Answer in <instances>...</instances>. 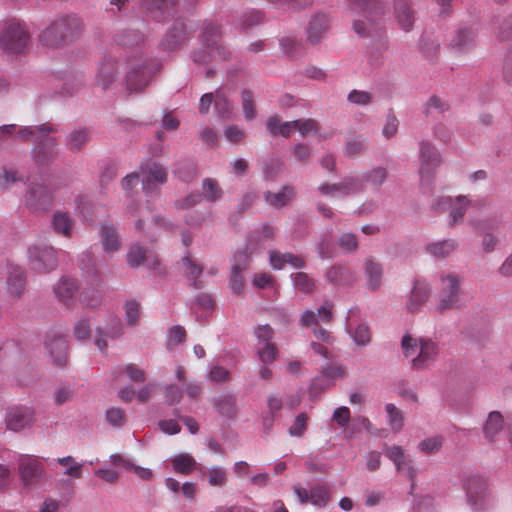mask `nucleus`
Here are the masks:
<instances>
[{
	"instance_id": "c756f323",
	"label": "nucleus",
	"mask_w": 512,
	"mask_h": 512,
	"mask_svg": "<svg viewBox=\"0 0 512 512\" xmlns=\"http://www.w3.org/2000/svg\"><path fill=\"white\" fill-rule=\"evenodd\" d=\"M458 244L453 239H447L435 243L428 244L426 251L435 258L448 257L453 251L456 250Z\"/></svg>"
},
{
	"instance_id": "774afa93",
	"label": "nucleus",
	"mask_w": 512,
	"mask_h": 512,
	"mask_svg": "<svg viewBox=\"0 0 512 512\" xmlns=\"http://www.w3.org/2000/svg\"><path fill=\"white\" fill-rule=\"evenodd\" d=\"M250 263V257L246 251H238L234 255L232 270L243 272Z\"/></svg>"
},
{
	"instance_id": "13d9d810",
	"label": "nucleus",
	"mask_w": 512,
	"mask_h": 512,
	"mask_svg": "<svg viewBox=\"0 0 512 512\" xmlns=\"http://www.w3.org/2000/svg\"><path fill=\"white\" fill-rule=\"evenodd\" d=\"M208 483L211 486H223L227 482L226 471L222 467H213L208 470Z\"/></svg>"
},
{
	"instance_id": "aec40b11",
	"label": "nucleus",
	"mask_w": 512,
	"mask_h": 512,
	"mask_svg": "<svg viewBox=\"0 0 512 512\" xmlns=\"http://www.w3.org/2000/svg\"><path fill=\"white\" fill-rule=\"evenodd\" d=\"M54 363L59 366H64L67 363V341L62 336L49 337L45 343Z\"/></svg>"
},
{
	"instance_id": "f3484780",
	"label": "nucleus",
	"mask_w": 512,
	"mask_h": 512,
	"mask_svg": "<svg viewBox=\"0 0 512 512\" xmlns=\"http://www.w3.org/2000/svg\"><path fill=\"white\" fill-rule=\"evenodd\" d=\"M99 234L101 238V244L105 252L112 253L120 249L121 241L118 230L114 225L103 223L100 226Z\"/></svg>"
},
{
	"instance_id": "338daca9",
	"label": "nucleus",
	"mask_w": 512,
	"mask_h": 512,
	"mask_svg": "<svg viewBox=\"0 0 512 512\" xmlns=\"http://www.w3.org/2000/svg\"><path fill=\"white\" fill-rule=\"evenodd\" d=\"M354 341L358 345H366L371 340L370 329L366 324H359L353 333Z\"/></svg>"
},
{
	"instance_id": "a19ab883",
	"label": "nucleus",
	"mask_w": 512,
	"mask_h": 512,
	"mask_svg": "<svg viewBox=\"0 0 512 512\" xmlns=\"http://www.w3.org/2000/svg\"><path fill=\"white\" fill-rule=\"evenodd\" d=\"M281 46L284 53L292 57L301 55L305 50V46L294 35L284 37L281 40Z\"/></svg>"
},
{
	"instance_id": "6e6d98bb",
	"label": "nucleus",
	"mask_w": 512,
	"mask_h": 512,
	"mask_svg": "<svg viewBox=\"0 0 512 512\" xmlns=\"http://www.w3.org/2000/svg\"><path fill=\"white\" fill-rule=\"evenodd\" d=\"M385 409L389 417V424L391 428L395 432L399 431L403 426V417L401 412L394 404L391 403L387 404Z\"/></svg>"
},
{
	"instance_id": "3c124183",
	"label": "nucleus",
	"mask_w": 512,
	"mask_h": 512,
	"mask_svg": "<svg viewBox=\"0 0 512 512\" xmlns=\"http://www.w3.org/2000/svg\"><path fill=\"white\" fill-rule=\"evenodd\" d=\"M216 407L222 415L231 417L235 413V398L231 395L222 396L217 400Z\"/></svg>"
},
{
	"instance_id": "5fc2aeb1",
	"label": "nucleus",
	"mask_w": 512,
	"mask_h": 512,
	"mask_svg": "<svg viewBox=\"0 0 512 512\" xmlns=\"http://www.w3.org/2000/svg\"><path fill=\"white\" fill-rule=\"evenodd\" d=\"M115 76L114 65L112 63L103 64L98 74V83L105 89L114 81Z\"/></svg>"
},
{
	"instance_id": "79ce46f5",
	"label": "nucleus",
	"mask_w": 512,
	"mask_h": 512,
	"mask_svg": "<svg viewBox=\"0 0 512 512\" xmlns=\"http://www.w3.org/2000/svg\"><path fill=\"white\" fill-rule=\"evenodd\" d=\"M343 196L361 192L364 189V178L360 176L345 177L342 180Z\"/></svg>"
},
{
	"instance_id": "1a4fd4ad",
	"label": "nucleus",
	"mask_w": 512,
	"mask_h": 512,
	"mask_svg": "<svg viewBox=\"0 0 512 512\" xmlns=\"http://www.w3.org/2000/svg\"><path fill=\"white\" fill-rule=\"evenodd\" d=\"M26 204L34 210H45L52 203V192L44 183H32L25 196Z\"/></svg>"
},
{
	"instance_id": "9b49d317",
	"label": "nucleus",
	"mask_w": 512,
	"mask_h": 512,
	"mask_svg": "<svg viewBox=\"0 0 512 512\" xmlns=\"http://www.w3.org/2000/svg\"><path fill=\"white\" fill-rule=\"evenodd\" d=\"M470 205V201L465 196H459L455 200L450 197H441L436 202V208L439 210L450 209L451 225L460 222L464 216L466 208Z\"/></svg>"
},
{
	"instance_id": "8fccbe9b",
	"label": "nucleus",
	"mask_w": 512,
	"mask_h": 512,
	"mask_svg": "<svg viewBox=\"0 0 512 512\" xmlns=\"http://www.w3.org/2000/svg\"><path fill=\"white\" fill-rule=\"evenodd\" d=\"M278 354V350L276 345L272 342H267L266 344H262V347H258V356L262 363L269 364L272 363Z\"/></svg>"
},
{
	"instance_id": "603ef678",
	"label": "nucleus",
	"mask_w": 512,
	"mask_h": 512,
	"mask_svg": "<svg viewBox=\"0 0 512 512\" xmlns=\"http://www.w3.org/2000/svg\"><path fill=\"white\" fill-rule=\"evenodd\" d=\"M347 100L355 105L367 106L373 100V95L370 92L353 89L349 92Z\"/></svg>"
},
{
	"instance_id": "680f3d73",
	"label": "nucleus",
	"mask_w": 512,
	"mask_h": 512,
	"mask_svg": "<svg viewBox=\"0 0 512 512\" xmlns=\"http://www.w3.org/2000/svg\"><path fill=\"white\" fill-rule=\"evenodd\" d=\"M65 34H40V43L47 48H59L64 44Z\"/></svg>"
},
{
	"instance_id": "72a5a7b5",
	"label": "nucleus",
	"mask_w": 512,
	"mask_h": 512,
	"mask_svg": "<svg viewBox=\"0 0 512 512\" xmlns=\"http://www.w3.org/2000/svg\"><path fill=\"white\" fill-rule=\"evenodd\" d=\"M56 461L60 466L65 467V470L63 471L64 475L74 479L82 477L83 464L76 462L72 456L61 457Z\"/></svg>"
},
{
	"instance_id": "bb28decb",
	"label": "nucleus",
	"mask_w": 512,
	"mask_h": 512,
	"mask_svg": "<svg viewBox=\"0 0 512 512\" xmlns=\"http://www.w3.org/2000/svg\"><path fill=\"white\" fill-rule=\"evenodd\" d=\"M91 140V132L88 128L75 129L67 135L66 146L72 152L82 150Z\"/></svg>"
},
{
	"instance_id": "412c9836",
	"label": "nucleus",
	"mask_w": 512,
	"mask_h": 512,
	"mask_svg": "<svg viewBox=\"0 0 512 512\" xmlns=\"http://www.w3.org/2000/svg\"><path fill=\"white\" fill-rule=\"evenodd\" d=\"M364 270L368 289L372 291L379 289L383 278L382 265L373 258H367L364 262Z\"/></svg>"
},
{
	"instance_id": "4be33fe9",
	"label": "nucleus",
	"mask_w": 512,
	"mask_h": 512,
	"mask_svg": "<svg viewBox=\"0 0 512 512\" xmlns=\"http://www.w3.org/2000/svg\"><path fill=\"white\" fill-rule=\"evenodd\" d=\"M270 264L274 269L280 270L285 265H291L294 268H303L305 267L306 263L302 257L292 253H279L277 251H271Z\"/></svg>"
},
{
	"instance_id": "4d7b16f0",
	"label": "nucleus",
	"mask_w": 512,
	"mask_h": 512,
	"mask_svg": "<svg viewBox=\"0 0 512 512\" xmlns=\"http://www.w3.org/2000/svg\"><path fill=\"white\" fill-rule=\"evenodd\" d=\"M242 107L245 118L252 120L255 117V106L253 100V94L250 90H243L242 92Z\"/></svg>"
},
{
	"instance_id": "cd10ccee",
	"label": "nucleus",
	"mask_w": 512,
	"mask_h": 512,
	"mask_svg": "<svg viewBox=\"0 0 512 512\" xmlns=\"http://www.w3.org/2000/svg\"><path fill=\"white\" fill-rule=\"evenodd\" d=\"M395 17L401 29L408 31L412 28L414 22L413 12L406 0H396Z\"/></svg>"
},
{
	"instance_id": "b1692460",
	"label": "nucleus",
	"mask_w": 512,
	"mask_h": 512,
	"mask_svg": "<svg viewBox=\"0 0 512 512\" xmlns=\"http://www.w3.org/2000/svg\"><path fill=\"white\" fill-rule=\"evenodd\" d=\"M51 226L56 234L70 238L72 236L74 221L68 213L57 211L53 214Z\"/></svg>"
},
{
	"instance_id": "f704fd0d",
	"label": "nucleus",
	"mask_w": 512,
	"mask_h": 512,
	"mask_svg": "<svg viewBox=\"0 0 512 512\" xmlns=\"http://www.w3.org/2000/svg\"><path fill=\"white\" fill-rule=\"evenodd\" d=\"M203 197L209 201L214 202L221 199L223 190L217 180L206 178L202 182Z\"/></svg>"
},
{
	"instance_id": "c03bdc74",
	"label": "nucleus",
	"mask_w": 512,
	"mask_h": 512,
	"mask_svg": "<svg viewBox=\"0 0 512 512\" xmlns=\"http://www.w3.org/2000/svg\"><path fill=\"white\" fill-rule=\"evenodd\" d=\"M241 21L244 29H254L265 22V16L261 11L251 10L242 15Z\"/></svg>"
},
{
	"instance_id": "052dcab7",
	"label": "nucleus",
	"mask_w": 512,
	"mask_h": 512,
	"mask_svg": "<svg viewBox=\"0 0 512 512\" xmlns=\"http://www.w3.org/2000/svg\"><path fill=\"white\" fill-rule=\"evenodd\" d=\"M128 325L135 326L140 314L139 304L136 301H127L124 305Z\"/></svg>"
},
{
	"instance_id": "c85d7f7f",
	"label": "nucleus",
	"mask_w": 512,
	"mask_h": 512,
	"mask_svg": "<svg viewBox=\"0 0 512 512\" xmlns=\"http://www.w3.org/2000/svg\"><path fill=\"white\" fill-rule=\"evenodd\" d=\"M353 10H360L372 14H383L385 11L384 0H346Z\"/></svg>"
},
{
	"instance_id": "f257e3e1",
	"label": "nucleus",
	"mask_w": 512,
	"mask_h": 512,
	"mask_svg": "<svg viewBox=\"0 0 512 512\" xmlns=\"http://www.w3.org/2000/svg\"><path fill=\"white\" fill-rule=\"evenodd\" d=\"M401 348L404 356L411 361V367L422 370L430 367L437 359L439 348L430 338H414L409 334L403 336Z\"/></svg>"
},
{
	"instance_id": "f03ea898",
	"label": "nucleus",
	"mask_w": 512,
	"mask_h": 512,
	"mask_svg": "<svg viewBox=\"0 0 512 512\" xmlns=\"http://www.w3.org/2000/svg\"><path fill=\"white\" fill-rule=\"evenodd\" d=\"M56 131V128L51 124H43L36 127H24L19 129L17 137L22 140L33 138L35 141H38L34 154L36 160L42 163L53 155L56 147V139L48 135Z\"/></svg>"
},
{
	"instance_id": "09e8293b",
	"label": "nucleus",
	"mask_w": 512,
	"mask_h": 512,
	"mask_svg": "<svg viewBox=\"0 0 512 512\" xmlns=\"http://www.w3.org/2000/svg\"><path fill=\"white\" fill-rule=\"evenodd\" d=\"M296 129L302 137L315 134L319 130V123L312 118L295 120Z\"/></svg>"
},
{
	"instance_id": "4468645a",
	"label": "nucleus",
	"mask_w": 512,
	"mask_h": 512,
	"mask_svg": "<svg viewBox=\"0 0 512 512\" xmlns=\"http://www.w3.org/2000/svg\"><path fill=\"white\" fill-rule=\"evenodd\" d=\"M431 289L425 282L416 281L407 300L406 307L409 312H418L430 297Z\"/></svg>"
},
{
	"instance_id": "37998d69",
	"label": "nucleus",
	"mask_w": 512,
	"mask_h": 512,
	"mask_svg": "<svg viewBox=\"0 0 512 512\" xmlns=\"http://www.w3.org/2000/svg\"><path fill=\"white\" fill-rule=\"evenodd\" d=\"M331 18L326 13L315 14L309 22L308 32H324L331 28Z\"/></svg>"
},
{
	"instance_id": "7c9ffc66",
	"label": "nucleus",
	"mask_w": 512,
	"mask_h": 512,
	"mask_svg": "<svg viewBox=\"0 0 512 512\" xmlns=\"http://www.w3.org/2000/svg\"><path fill=\"white\" fill-rule=\"evenodd\" d=\"M173 470L182 475H189L196 467V460L187 453H181L171 459Z\"/></svg>"
},
{
	"instance_id": "39448f33",
	"label": "nucleus",
	"mask_w": 512,
	"mask_h": 512,
	"mask_svg": "<svg viewBox=\"0 0 512 512\" xmlns=\"http://www.w3.org/2000/svg\"><path fill=\"white\" fill-rule=\"evenodd\" d=\"M157 69L158 66L153 61L144 60L141 63H133L126 77L127 89L130 92L142 91L149 84Z\"/></svg>"
},
{
	"instance_id": "2f4dec72",
	"label": "nucleus",
	"mask_w": 512,
	"mask_h": 512,
	"mask_svg": "<svg viewBox=\"0 0 512 512\" xmlns=\"http://www.w3.org/2000/svg\"><path fill=\"white\" fill-rule=\"evenodd\" d=\"M294 189L290 186H285L277 193L267 192L265 195L266 201L277 208L287 205L294 197Z\"/></svg>"
},
{
	"instance_id": "c9c22d12",
	"label": "nucleus",
	"mask_w": 512,
	"mask_h": 512,
	"mask_svg": "<svg viewBox=\"0 0 512 512\" xmlns=\"http://www.w3.org/2000/svg\"><path fill=\"white\" fill-rule=\"evenodd\" d=\"M503 428V417L497 412L493 411L489 414L487 422L484 426V433L486 438L493 440L496 434Z\"/></svg>"
},
{
	"instance_id": "20e7f679",
	"label": "nucleus",
	"mask_w": 512,
	"mask_h": 512,
	"mask_svg": "<svg viewBox=\"0 0 512 512\" xmlns=\"http://www.w3.org/2000/svg\"><path fill=\"white\" fill-rule=\"evenodd\" d=\"M29 263L38 272L48 273L58 266L57 251L51 245L36 243L29 250Z\"/></svg>"
},
{
	"instance_id": "e2e57ef3",
	"label": "nucleus",
	"mask_w": 512,
	"mask_h": 512,
	"mask_svg": "<svg viewBox=\"0 0 512 512\" xmlns=\"http://www.w3.org/2000/svg\"><path fill=\"white\" fill-rule=\"evenodd\" d=\"M387 178V171L382 167L374 168L364 177V182H370L374 186H381Z\"/></svg>"
},
{
	"instance_id": "bf43d9fd",
	"label": "nucleus",
	"mask_w": 512,
	"mask_h": 512,
	"mask_svg": "<svg viewBox=\"0 0 512 512\" xmlns=\"http://www.w3.org/2000/svg\"><path fill=\"white\" fill-rule=\"evenodd\" d=\"M442 444L443 438L440 436H436L421 441L419 444V448L426 454H432L439 451V449L442 447Z\"/></svg>"
},
{
	"instance_id": "423d86ee",
	"label": "nucleus",
	"mask_w": 512,
	"mask_h": 512,
	"mask_svg": "<svg viewBox=\"0 0 512 512\" xmlns=\"http://www.w3.org/2000/svg\"><path fill=\"white\" fill-rule=\"evenodd\" d=\"M22 485L31 489L39 485L46 477L44 464L32 456H23L18 465Z\"/></svg>"
},
{
	"instance_id": "69168bd1",
	"label": "nucleus",
	"mask_w": 512,
	"mask_h": 512,
	"mask_svg": "<svg viewBox=\"0 0 512 512\" xmlns=\"http://www.w3.org/2000/svg\"><path fill=\"white\" fill-rule=\"evenodd\" d=\"M208 379L212 382L221 383L230 379V372L219 365H215L210 369Z\"/></svg>"
},
{
	"instance_id": "49530a36",
	"label": "nucleus",
	"mask_w": 512,
	"mask_h": 512,
	"mask_svg": "<svg viewBox=\"0 0 512 512\" xmlns=\"http://www.w3.org/2000/svg\"><path fill=\"white\" fill-rule=\"evenodd\" d=\"M24 181L23 175L14 169H4L0 173V189H9L16 182Z\"/></svg>"
},
{
	"instance_id": "6ab92c4d",
	"label": "nucleus",
	"mask_w": 512,
	"mask_h": 512,
	"mask_svg": "<svg viewBox=\"0 0 512 512\" xmlns=\"http://www.w3.org/2000/svg\"><path fill=\"white\" fill-rule=\"evenodd\" d=\"M127 262L131 267H137L140 264H145L156 268L159 261L156 256L148 254L146 249L138 244L132 245L127 253Z\"/></svg>"
},
{
	"instance_id": "864d4df0",
	"label": "nucleus",
	"mask_w": 512,
	"mask_h": 512,
	"mask_svg": "<svg viewBox=\"0 0 512 512\" xmlns=\"http://www.w3.org/2000/svg\"><path fill=\"white\" fill-rule=\"evenodd\" d=\"M449 109V104L438 96H431L425 104V114L430 116L433 111L443 113Z\"/></svg>"
},
{
	"instance_id": "de8ad7c7",
	"label": "nucleus",
	"mask_w": 512,
	"mask_h": 512,
	"mask_svg": "<svg viewBox=\"0 0 512 512\" xmlns=\"http://www.w3.org/2000/svg\"><path fill=\"white\" fill-rule=\"evenodd\" d=\"M294 286L304 292V293H310L315 288V283L313 279H311L308 274L304 272H298L292 275Z\"/></svg>"
},
{
	"instance_id": "473e14b6",
	"label": "nucleus",
	"mask_w": 512,
	"mask_h": 512,
	"mask_svg": "<svg viewBox=\"0 0 512 512\" xmlns=\"http://www.w3.org/2000/svg\"><path fill=\"white\" fill-rule=\"evenodd\" d=\"M331 499L330 488L325 484H317L310 490V503L315 506L324 507Z\"/></svg>"
},
{
	"instance_id": "ddd939ff",
	"label": "nucleus",
	"mask_w": 512,
	"mask_h": 512,
	"mask_svg": "<svg viewBox=\"0 0 512 512\" xmlns=\"http://www.w3.org/2000/svg\"><path fill=\"white\" fill-rule=\"evenodd\" d=\"M82 29H84V22L74 13L57 16L48 27L49 32H75Z\"/></svg>"
},
{
	"instance_id": "58836bf2",
	"label": "nucleus",
	"mask_w": 512,
	"mask_h": 512,
	"mask_svg": "<svg viewBox=\"0 0 512 512\" xmlns=\"http://www.w3.org/2000/svg\"><path fill=\"white\" fill-rule=\"evenodd\" d=\"M8 290L13 296H20L25 287L24 274L21 269H14L8 278Z\"/></svg>"
},
{
	"instance_id": "393cba45",
	"label": "nucleus",
	"mask_w": 512,
	"mask_h": 512,
	"mask_svg": "<svg viewBox=\"0 0 512 512\" xmlns=\"http://www.w3.org/2000/svg\"><path fill=\"white\" fill-rule=\"evenodd\" d=\"M266 127L272 136L281 135L285 138L290 137V135L297 130L295 120L281 122L280 118L277 116L269 117L266 122Z\"/></svg>"
},
{
	"instance_id": "dca6fc26",
	"label": "nucleus",
	"mask_w": 512,
	"mask_h": 512,
	"mask_svg": "<svg viewBox=\"0 0 512 512\" xmlns=\"http://www.w3.org/2000/svg\"><path fill=\"white\" fill-rule=\"evenodd\" d=\"M29 43V34H2L1 48L8 54L23 53Z\"/></svg>"
},
{
	"instance_id": "4c0bfd02",
	"label": "nucleus",
	"mask_w": 512,
	"mask_h": 512,
	"mask_svg": "<svg viewBox=\"0 0 512 512\" xmlns=\"http://www.w3.org/2000/svg\"><path fill=\"white\" fill-rule=\"evenodd\" d=\"M471 34H452L449 47L455 52H466L474 46Z\"/></svg>"
},
{
	"instance_id": "0e129e2a",
	"label": "nucleus",
	"mask_w": 512,
	"mask_h": 512,
	"mask_svg": "<svg viewBox=\"0 0 512 512\" xmlns=\"http://www.w3.org/2000/svg\"><path fill=\"white\" fill-rule=\"evenodd\" d=\"M106 420L115 427L122 426L126 421L124 410L121 408H110L106 411Z\"/></svg>"
},
{
	"instance_id": "2eb2a0df",
	"label": "nucleus",
	"mask_w": 512,
	"mask_h": 512,
	"mask_svg": "<svg viewBox=\"0 0 512 512\" xmlns=\"http://www.w3.org/2000/svg\"><path fill=\"white\" fill-rule=\"evenodd\" d=\"M77 289L78 286L75 280L63 277L54 286V294L63 305L71 306L74 303Z\"/></svg>"
},
{
	"instance_id": "a18cd8bd",
	"label": "nucleus",
	"mask_w": 512,
	"mask_h": 512,
	"mask_svg": "<svg viewBox=\"0 0 512 512\" xmlns=\"http://www.w3.org/2000/svg\"><path fill=\"white\" fill-rule=\"evenodd\" d=\"M185 274L186 276L193 280V286L195 288H199L200 286L197 284V278L201 275L203 269L200 265H198L196 262L192 260L190 256H185L182 260Z\"/></svg>"
},
{
	"instance_id": "f8f14e48",
	"label": "nucleus",
	"mask_w": 512,
	"mask_h": 512,
	"mask_svg": "<svg viewBox=\"0 0 512 512\" xmlns=\"http://www.w3.org/2000/svg\"><path fill=\"white\" fill-rule=\"evenodd\" d=\"M178 0H142V7L157 21H168L174 14Z\"/></svg>"
},
{
	"instance_id": "5701e85b",
	"label": "nucleus",
	"mask_w": 512,
	"mask_h": 512,
	"mask_svg": "<svg viewBox=\"0 0 512 512\" xmlns=\"http://www.w3.org/2000/svg\"><path fill=\"white\" fill-rule=\"evenodd\" d=\"M386 455L391 459L398 471L406 472L407 476L413 480L415 477V470L411 466L410 461L406 459L404 451L400 446H392L386 450Z\"/></svg>"
},
{
	"instance_id": "a211bd4d",
	"label": "nucleus",
	"mask_w": 512,
	"mask_h": 512,
	"mask_svg": "<svg viewBox=\"0 0 512 512\" xmlns=\"http://www.w3.org/2000/svg\"><path fill=\"white\" fill-rule=\"evenodd\" d=\"M468 501L472 506H478L487 494V483L480 476L469 478L466 484Z\"/></svg>"
},
{
	"instance_id": "6e6552de",
	"label": "nucleus",
	"mask_w": 512,
	"mask_h": 512,
	"mask_svg": "<svg viewBox=\"0 0 512 512\" xmlns=\"http://www.w3.org/2000/svg\"><path fill=\"white\" fill-rule=\"evenodd\" d=\"M141 181L143 190L151 193L157 185H162L167 181V170L160 163L149 161L140 166Z\"/></svg>"
},
{
	"instance_id": "7ed1b4c3",
	"label": "nucleus",
	"mask_w": 512,
	"mask_h": 512,
	"mask_svg": "<svg viewBox=\"0 0 512 512\" xmlns=\"http://www.w3.org/2000/svg\"><path fill=\"white\" fill-rule=\"evenodd\" d=\"M460 282L459 276L454 273L442 274L440 276V288L435 304L436 312L442 313L460 307Z\"/></svg>"
},
{
	"instance_id": "ea45409f",
	"label": "nucleus",
	"mask_w": 512,
	"mask_h": 512,
	"mask_svg": "<svg viewBox=\"0 0 512 512\" xmlns=\"http://www.w3.org/2000/svg\"><path fill=\"white\" fill-rule=\"evenodd\" d=\"M214 107L218 116L222 119L229 118L232 113V106L226 95L221 90H217L215 92Z\"/></svg>"
},
{
	"instance_id": "0eeeda50",
	"label": "nucleus",
	"mask_w": 512,
	"mask_h": 512,
	"mask_svg": "<svg viewBox=\"0 0 512 512\" xmlns=\"http://www.w3.org/2000/svg\"><path fill=\"white\" fill-rule=\"evenodd\" d=\"M420 169L419 174L422 183H430L434 170L441 163V156L435 147L428 141L420 143Z\"/></svg>"
},
{
	"instance_id": "a878e982",
	"label": "nucleus",
	"mask_w": 512,
	"mask_h": 512,
	"mask_svg": "<svg viewBox=\"0 0 512 512\" xmlns=\"http://www.w3.org/2000/svg\"><path fill=\"white\" fill-rule=\"evenodd\" d=\"M327 280L334 285H350L355 281L354 274L346 266L334 265L326 272Z\"/></svg>"
},
{
	"instance_id": "e433bc0d",
	"label": "nucleus",
	"mask_w": 512,
	"mask_h": 512,
	"mask_svg": "<svg viewBox=\"0 0 512 512\" xmlns=\"http://www.w3.org/2000/svg\"><path fill=\"white\" fill-rule=\"evenodd\" d=\"M80 303L87 308H95L102 303V294L98 289L84 288L79 296Z\"/></svg>"
},
{
	"instance_id": "9d476101",
	"label": "nucleus",
	"mask_w": 512,
	"mask_h": 512,
	"mask_svg": "<svg viewBox=\"0 0 512 512\" xmlns=\"http://www.w3.org/2000/svg\"><path fill=\"white\" fill-rule=\"evenodd\" d=\"M34 411L29 407L11 408L6 417V425L9 430L18 432L32 425Z\"/></svg>"
}]
</instances>
